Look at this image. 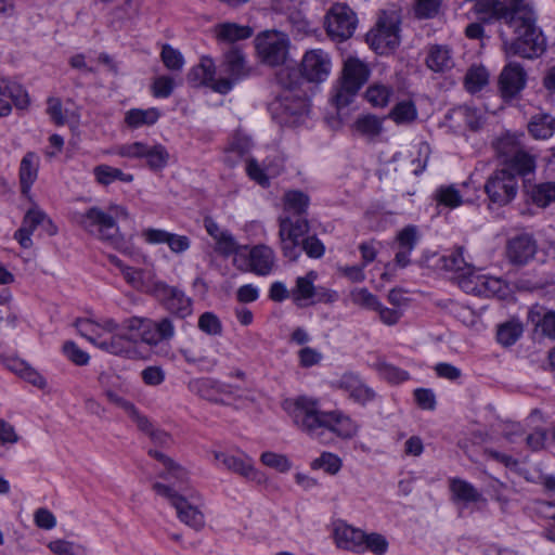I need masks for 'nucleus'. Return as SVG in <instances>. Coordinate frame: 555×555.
Returning a JSON list of instances; mask_svg holds the SVG:
<instances>
[{"instance_id": "obj_5", "label": "nucleus", "mask_w": 555, "mask_h": 555, "mask_svg": "<svg viewBox=\"0 0 555 555\" xmlns=\"http://www.w3.org/2000/svg\"><path fill=\"white\" fill-rule=\"evenodd\" d=\"M128 217L126 207L111 204L106 210L92 206L83 212H75L73 219L90 235L101 241L111 242L118 233L117 220Z\"/></svg>"}, {"instance_id": "obj_12", "label": "nucleus", "mask_w": 555, "mask_h": 555, "mask_svg": "<svg viewBox=\"0 0 555 555\" xmlns=\"http://www.w3.org/2000/svg\"><path fill=\"white\" fill-rule=\"evenodd\" d=\"M485 191L492 203L504 206L511 203L517 194V177L508 169L495 170L488 178Z\"/></svg>"}, {"instance_id": "obj_14", "label": "nucleus", "mask_w": 555, "mask_h": 555, "mask_svg": "<svg viewBox=\"0 0 555 555\" xmlns=\"http://www.w3.org/2000/svg\"><path fill=\"white\" fill-rule=\"evenodd\" d=\"M188 80L194 86L209 87L220 94H227L233 89V81L228 78L216 77V67L209 57H203L199 64L191 68Z\"/></svg>"}, {"instance_id": "obj_53", "label": "nucleus", "mask_w": 555, "mask_h": 555, "mask_svg": "<svg viewBox=\"0 0 555 555\" xmlns=\"http://www.w3.org/2000/svg\"><path fill=\"white\" fill-rule=\"evenodd\" d=\"M2 95L9 96L16 108L25 109L29 105V96L27 91L20 85L11 83L9 80L5 86V91Z\"/></svg>"}, {"instance_id": "obj_30", "label": "nucleus", "mask_w": 555, "mask_h": 555, "mask_svg": "<svg viewBox=\"0 0 555 555\" xmlns=\"http://www.w3.org/2000/svg\"><path fill=\"white\" fill-rule=\"evenodd\" d=\"M511 172L517 177H526L527 175L533 173L537 167L535 156L524 147L520 152L513 156L505 163Z\"/></svg>"}, {"instance_id": "obj_58", "label": "nucleus", "mask_w": 555, "mask_h": 555, "mask_svg": "<svg viewBox=\"0 0 555 555\" xmlns=\"http://www.w3.org/2000/svg\"><path fill=\"white\" fill-rule=\"evenodd\" d=\"M537 512L542 517L552 521L548 528L545 530V535L548 540L555 542V503L540 501L537 503Z\"/></svg>"}, {"instance_id": "obj_13", "label": "nucleus", "mask_w": 555, "mask_h": 555, "mask_svg": "<svg viewBox=\"0 0 555 555\" xmlns=\"http://www.w3.org/2000/svg\"><path fill=\"white\" fill-rule=\"evenodd\" d=\"M332 72V57L322 49H311L305 52L300 62V74L312 83L324 82Z\"/></svg>"}, {"instance_id": "obj_16", "label": "nucleus", "mask_w": 555, "mask_h": 555, "mask_svg": "<svg viewBox=\"0 0 555 555\" xmlns=\"http://www.w3.org/2000/svg\"><path fill=\"white\" fill-rule=\"evenodd\" d=\"M335 389L344 391L349 399L361 405H365L376 399L374 389L362 382L361 377L352 372L343 374L332 383Z\"/></svg>"}, {"instance_id": "obj_59", "label": "nucleus", "mask_w": 555, "mask_h": 555, "mask_svg": "<svg viewBox=\"0 0 555 555\" xmlns=\"http://www.w3.org/2000/svg\"><path fill=\"white\" fill-rule=\"evenodd\" d=\"M175 89V79L170 76H159L154 79L152 93L155 98H169Z\"/></svg>"}, {"instance_id": "obj_15", "label": "nucleus", "mask_w": 555, "mask_h": 555, "mask_svg": "<svg viewBox=\"0 0 555 555\" xmlns=\"http://www.w3.org/2000/svg\"><path fill=\"white\" fill-rule=\"evenodd\" d=\"M212 455L216 464L220 467L241 475L248 480L256 481L257 483L266 481L264 474L255 468L253 459L246 454L234 455L214 451Z\"/></svg>"}, {"instance_id": "obj_35", "label": "nucleus", "mask_w": 555, "mask_h": 555, "mask_svg": "<svg viewBox=\"0 0 555 555\" xmlns=\"http://www.w3.org/2000/svg\"><path fill=\"white\" fill-rule=\"evenodd\" d=\"M318 274L314 271H309L305 276H298L296 280V286L292 289V298L298 302L301 300H308L313 298L315 295L314 281Z\"/></svg>"}, {"instance_id": "obj_63", "label": "nucleus", "mask_w": 555, "mask_h": 555, "mask_svg": "<svg viewBox=\"0 0 555 555\" xmlns=\"http://www.w3.org/2000/svg\"><path fill=\"white\" fill-rule=\"evenodd\" d=\"M246 172L248 177L257 182L259 185L266 188L269 186V177L264 170L259 166L258 162L254 158H249L246 164Z\"/></svg>"}, {"instance_id": "obj_23", "label": "nucleus", "mask_w": 555, "mask_h": 555, "mask_svg": "<svg viewBox=\"0 0 555 555\" xmlns=\"http://www.w3.org/2000/svg\"><path fill=\"white\" fill-rule=\"evenodd\" d=\"M40 166V158L35 152H27L21 163L18 169V178L21 192L27 195L35 181L38 178V171Z\"/></svg>"}, {"instance_id": "obj_54", "label": "nucleus", "mask_w": 555, "mask_h": 555, "mask_svg": "<svg viewBox=\"0 0 555 555\" xmlns=\"http://www.w3.org/2000/svg\"><path fill=\"white\" fill-rule=\"evenodd\" d=\"M354 127L358 132L366 137H375L382 131L380 120L372 115L358 118Z\"/></svg>"}, {"instance_id": "obj_61", "label": "nucleus", "mask_w": 555, "mask_h": 555, "mask_svg": "<svg viewBox=\"0 0 555 555\" xmlns=\"http://www.w3.org/2000/svg\"><path fill=\"white\" fill-rule=\"evenodd\" d=\"M63 352L66 358L76 365H86L90 360L89 354L80 349L74 341H66L63 345Z\"/></svg>"}, {"instance_id": "obj_51", "label": "nucleus", "mask_w": 555, "mask_h": 555, "mask_svg": "<svg viewBox=\"0 0 555 555\" xmlns=\"http://www.w3.org/2000/svg\"><path fill=\"white\" fill-rule=\"evenodd\" d=\"M313 469L322 468L331 475H335L341 468L340 459L330 452H323L318 459L311 463Z\"/></svg>"}, {"instance_id": "obj_19", "label": "nucleus", "mask_w": 555, "mask_h": 555, "mask_svg": "<svg viewBox=\"0 0 555 555\" xmlns=\"http://www.w3.org/2000/svg\"><path fill=\"white\" fill-rule=\"evenodd\" d=\"M537 253V242L528 233L519 234L508 240L506 257L515 266L527 264Z\"/></svg>"}, {"instance_id": "obj_47", "label": "nucleus", "mask_w": 555, "mask_h": 555, "mask_svg": "<svg viewBox=\"0 0 555 555\" xmlns=\"http://www.w3.org/2000/svg\"><path fill=\"white\" fill-rule=\"evenodd\" d=\"M198 328L210 336H220L222 334V323L220 319L210 311L202 313L198 318Z\"/></svg>"}, {"instance_id": "obj_28", "label": "nucleus", "mask_w": 555, "mask_h": 555, "mask_svg": "<svg viewBox=\"0 0 555 555\" xmlns=\"http://www.w3.org/2000/svg\"><path fill=\"white\" fill-rule=\"evenodd\" d=\"M215 34L219 41L233 43L251 37L253 29L236 23H221L215 26Z\"/></svg>"}, {"instance_id": "obj_38", "label": "nucleus", "mask_w": 555, "mask_h": 555, "mask_svg": "<svg viewBox=\"0 0 555 555\" xmlns=\"http://www.w3.org/2000/svg\"><path fill=\"white\" fill-rule=\"evenodd\" d=\"M530 196L537 206L547 207L555 202V182H543L533 185Z\"/></svg>"}, {"instance_id": "obj_40", "label": "nucleus", "mask_w": 555, "mask_h": 555, "mask_svg": "<svg viewBox=\"0 0 555 555\" xmlns=\"http://www.w3.org/2000/svg\"><path fill=\"white\" fill-rule=\"evenodd\" d=\"M379 376L389 384H401L410 378L408 371L386 362H379L376 365Z\"/></svg>"}, {"instance_id": "obj_46", "label": "nucleus", "mask_w": 555, "mask_h": 555, "mask_svg": "<svg viewBox=\"0 0 555 555\" xmlns=\"http://www.w3.org/2000/svg\"><path fill=\"white\" fill-rule=\"evenodd\" d=\"M417 116V111L412 101H402L395 105L390 112V117L397 124L413 121Z\"/></svg>"}, {"instance_id": "obj_4", "label": "nucleus", "mask_w": 555, "mask_h": 555, "mask_svg": "<svg viewBox=\"0 0 555 555\" xmlns=\"http://www.w3.org/2000/svg\"><path fill=\"white\" fill-rule=\"evenodd\" d=\"M282 91L270 104L272 118L281 126L296 127L302 124L309 114V100L298 88L295 69L282 68L276 74Z\"/></svg>"}, {"instance_id": "obj_7", "label": "nucleus", "mask_w": 555, "mask_h": 555, "mask_svg": "<svg viewBox=\"0 0 555 555\" xmlns=\"http://www.w3.org/2000/svg\"><path fill=\"white\" fill-rule=\"evenodd\" d=\"M234 264L241 271L251 272L259 276L271 274L276 266L274 250L263 244L242 246L234 257Z\"/></svg>"}, {"instance_id": "obj_42", "label": "nucleus", "mask_w": 555, "mask_h": 555, "mask_svg": "<svg viewBox=\"0 0 555 555\" xmlns=\"http://www.w3.org/2000/svg\"><path fill=\"white\" fill-rule=\"evenodd\" d=\"M362 544L363 553L371 552L374 555H385L389 547L386 537L378 532H364Z\"/></svg>"}, {"instance_id": "obj_18", "label": "nucleus", "mask_w": 555, "mask_h": 555, "mask_svg": "<svg viewBox=\"0 0 555 555\" xmlns=\"http://www.w3.org/2000/svg\"><path fill=\"white\" fill-rule=\"evenodd\" d=\"M527 74L517 63L507 64L501 72L499 89L505 100L516 98L526 86Z\"/></svg>"}, {"instance_id": "obj_39", "label": "nucleus", "mask_w": 555, "mask_h": 555, "mask_svg": "<svg viewBox=\"0 0 555 555\" xmlns=\"http://www.w3.org/2000/svg\"><path fill=\"white\" fill-rule=\"evenodd\" d=\"M488 80L487 69L481 65H474L465 75V87L469 92H478L488 83Z\"/></svg>"}, {"instance_id": "obj_26", "label": "nucleus", "mask_w": 555, "mask_h": 555, "mask_svg": "<svg viewBox=\"0 0 555 555\" xmlns=\"http://www.w3.org/2000/svg\"><path fill=\"white\" fill-rule=\"evenodd\" d=\"M522 138L524 134L507 132L493 142L494 151L504 164L525 147L521 142Z\"/></svg>"}, {"instance_id": "obj_43", "label": "nucleus", "mask_w": 555, "mask_h": 555, "mask_svg": "<svg viewBox=\"0 0 555 555\" xmlns=\"http://www.w3.org/2000/svg\"><path fill=\"white\" fill-rule=\"evenodd\" d=\"M522 334V326L516 322H506L500 325L496 339L502 346L508 347L514 345Z\"/></svg>"}, {"instance_id": "obj_36", "label": "nucleus", "mask_w": 555, "mask_h": 555, "mask_svg": "<svg viewBox=\"0 0 555 555\" xmlns=\"http://www.w3.org/2000/svg\"><path fill=\"white\" fill-rule=\"evenodd\" d=\"M143 158L151 170L158 171L167 166L169 153L162 144H146Z\"/></svg>"}, {"instance_id": "obj_56", "label": "nucleus", "mask_w": 555, "mask_h": 555, "mask_svg": "<svg viewBox=\"0 0 555 555\" xmlns=\"http://www.w3.org/2000/svg\"><path fill=\"white\" fill-rule=\"evenodd\" d=\"M146 143L137 141L116 146L112 153L126 158L142 159Z\"/></svg>"}, {"instance_id": "obj_55", "label": "nucleus", "mask_w": 555, "mask_h": 555, "mask_svg": "<svg viewBox=\"0 0 555 555\" xmlns=\"http://www.w3.org/2000/svg\"><path fill=\"white\" fill-rule=\"evenodd\" d=\"M351 301L354 305L361 306L366 309L374 310L375 308L379 307V300L378 298L369 292L367 288H354L350 293Z\"/></svg>"}, {"instance_id": "obj_52", "label": "nucleus", "mask_w": 555, "mask_h": 555, "mask_svg": "<svg viewBox=\"0 0 555 555\" xmlns=\"http://www.w3.org/2000/svg\"><path fill=\"white\" fill-rule=\"evenodd\" d=\"M482 283L481 297H502L506 293V283L500 278L483 274Z\"/></svg>"}, {"instance_id": "obj_25", "label": "nucleus", "mask_w": 555, "mask_h": 555, "mask_svg": "<svg viewBox=\"0 0 555 555\" xmlns=\"http://www.w3.org/2000/svg\"><path fill=\"white\" fill-rule=\"evenodd\" d=\"M425 63L430 70L436 73H443L454 66L451 50L442 44L429 47Z\"/></svg>"}, {"instance_id": "obj_10", "label": "nucleus", "mask_w": 555, "mask_h": 555, "mask_svg": "<svg viewBox=\"0 0 555 555\" xmlns=\"http://www.w3.org/2000/svg\"><path fill=\"white\" fill-rule=\"evenodd\" d=\"M153 490L169 501L176 508L178 518L186 526L195 530H201L204 527V514L196 505L189 502L185 495L180 494L172 487L160 482H155Z\"/></svg>"}, {"instance_id": "obj_44", "label": "nucleus", "mask_w": 555, "mask_h": 555, "mask_svg": "<svg viewBox=\"0 0 555 555\" xmlns=\"http://www.w3.org/2000/svg\"><path fill=\"white\" fill-rule=\"evenodd\" d=\"M436 201L449 208H456L462 203V195L453 185H441L435 193Z\"/></svg>"}, {"instance_id": "obj_45", "label": "nucleus", "mask_w": 555, "mask_h": 555, "mask_svg": "<svg viewBox=\"0 0 555 555\" xmlns=\"http://www.w3.org/2000/svg\"><path fill=\"white\" fill-rule=\"evenodd\" d=\"M540 311L531 310V321L535 323L537 327L541 328L544 336L555 339V312L547 311L540 318Z\"/></svg>"}, {"instance_id": "obj_32", "label": "nucleus", "mask_w": 555, "mask_h": 555, "mask_svg": "<svg viewBox=\"0 0 555 555\" xmlns=\"http://www.w3.org/2000/svg\"><path fill=\"white\" fill-rule=\"evenodd\" d=\"M122 328L128 331L129 334L116 335L113 336L109 340H104L99 343V346L114 354H127L129 352L128 347L125 344L135 343L138 340L141 341V337L139 332L130 331L125 327V321L122 322Z\"/></svg>"}, {"instance_id": "obj_34", "label": "nucleus", "mask_w": 555, "mask_h": 555, "mask_svg": "<svg viewBox=\"0 0 555 555\" xmlns=\"http://www.w3.org/2000/svg\"><path fill=\"white\" fill-rule=\"evenodd\" d=\"M464 247L457 246L449 254L441 256V268L446 271L455 272L457 275L467 272L468 268H473L464 257Z\"/></svg>"}, {"instance_id": "obj_50", "label": "nucleus", "mask_w": 555, "mask_h": 555, "mask_svg": "<svg viewBox=\"0 0 555 555\" xmlns=\"http://www.w3.org/2000/svg\"><path fill=\"white\" fill-rule=\"evenodd\" d=\"M260 461L263 465L280 473H286L292 468V463L284 454L266 451L261 454Z\"/></svg>"}, {"instance_id": "obj_11", "label": "nucleus", "mask_w": 555, "mask_h": 555, "mask_svg": "<svg viewBox=\"0 0 555 555\" xmlns=\"http://www.w3.org/2000/svg\"><path fill=\"white\" fill-rule=\"evenodd\" d=\"M358 25L356 13L346 4L332 5L325 16V28L331 39L341 42L349 39Z\"/></svg>"}, {"instance_id": "obj_2", "label": "nucleus", "mask_w": 555, "mask_h": 555, "mask_svg": "<svg viewBox=\"0 0 555 555\" xmlns=\"http://www.w3.org/2000/svg\"><path fill=\"white\" fill-rule=\"evenodd\" d=\"M152 294L169 315L158 320L132 317L125 320V327L139 332L141 341L150 347L170 341L176 335L173 318L183 320L193 312V301L183 289L156 281L152 285Z\"/></svg>"}, {"instance_id": "obj_60", "label": "nucleus", "mask_w": 555, "mask_h": 555, "mask_svg": "<svg viewBox=\"0 0 555 555\" xmlns=\"http://www.w3.org/2000/svg\"><path fill=\"white\" fill-rule=\"evenodd\" d=\"M441 5V0H416L414 13L418 18L434 17Z\"/></svg>"}, {"instance_id": "obj_64", "label": "nucleus", "mask_w": 555, "mask_h": 555, "mask_svg": "<svg viewBox=\"0 0 555 555\" xmlns=\"http://www.w3.org/2000/svg\"><path fill=\"white\" fill-rule=\"evenodd\" d=\"M34 521L37 527L51 530L56 526V518L48 508L40 507L34 514Z\"/></svg>"}, {"instance_id": "obj_21", "label": "nucleus", "mask_w": 555, "mask_h": 555, "mask_svg": "<svg viewBox=\"0 0 555 555\" xmlns=\"http://www.w3.org/2000/svg\"><path fill=\"white\" fill-rule=\"evenodd\" d=\"M47 221L52 225L48 216L37 206L30 208L24 216L21 228L15 232L14 238L18 244L27 249L33 246L31 235L35 230Z\"/></svg>"}, {"instance_id": "obj_57", "label": "nucleus", "mask_w": 555, "mask_h": 555, "mask_svg": "<svg viewBox=\"0 0 555 555\" xmlns=\"http://www.w3.org/2000/svg\"><path fill=\"white\" fill-rule=\"evenodd\" d=\"M216 242V251L224 257H229L234 255L236 257V253L242 246H238L234 236L225 231Z\"/></svg>"}, {"instance_id": "obj_49", "label": "nucleus", "mask_w": 555, "mask_h": 555, "mask_svg": "<svg viewBox=\"0 0 555 555\" xmlns=\"http://www.w3.org/2000/svg\"><path fill=\"white\" fill-rule=\"evenodd\" d=\"M48 547L55 555H87L82 545L61 539L51 541Z\"/></svg>"}, {"instance_id": "obj_37", "label": "nucleus", "mask_w": 555, "mask_h": 555, "mask_svg": "<svg viewBox=\"0 0 555 555\" xmlns=\"http://www.w3.org/2000/svg\"><path fill=\"white\" fill-rule=\"evenodd\" d=\"M482 275L474 268H468L467 272L456 275L457 284L465 293L481 296Z\"/></svg>"}, {"instance_id": "obj_62", "label": "nucleus", "mask_w": 555, "mask_h": 555, "mask_svg": "<svg viewBox=\"0 0 555 555\" xmlns=\"http://www.w3.org/2000/svg\"><path fill=\"white\" fill-rule=\"evenodd\" d=\"M301 253L305 251L310 258H321L324 255L325 247L315 236H306L300 243Z\"/></svg>"}, {"instance_id": "obj_27", "label": "nucleus", "mask_w": 555, "mask_h": 555, "mask_svg": "<svg viewBox=\"0 0 555 555\" xmlns=\"http://www.w3.org/2000/svg\"><path fill=\"white\" fill-rule=\"evenodd\" d=\"M450 490L453 501L464 504L477 503L482 501V494L468 481L461 478L450 479Z\"/></svg>"}, {"instance_id": "obj_48", "label": "nucleus", "mask_w": 555, "mask_h": 555, "mask_svg": "<svg viewBox=\"0 0 555 555\" xmlns=\"http://www.w3.org/2000/svg\"><path fill=\"white\" fill-rule=\"evenodd\" d=\"M160 57L166 68L171 72H179L183 68V55L179 50L172 48L170 44L163 46Z\"/></svg>"}, {"instance_id": "obj_41", "label": "nucleus", "mask_w": 555, "mask_h": 555, "mask_svg": "<svg viewBox=\"0 0 555 555\" xmlns=\"http://www.w3.org/2000/svg\"><path fill=\"white\" fill-rule=\"evenodd\" d=\"M391 95L392 88L382 83H373L365 92L366 100L376 107L386 106Z\"/></svg>"}, {"instance_id": "obj_33", "label": "nucleus", "mask_w": 555, "mask_h": 555, "mask_svg": "<svg viewBox=\"0 0 555 555\" xmlns=\"http://www.w3.org/2000/svg\"><path fill=\"white\" fill-rule=\"evenodd\" d=\"M159 117L160 112L155 107L147 109L131 108L126 113L125 122L130 128H140L156 124Z\"/></svg>"}, {"instance_id": "obj_8", "label": "nucleus", "mask_w": 555, "mask_h": 555, "mask_svg": "<svg viewBox=\"0 0 555 555\" xmlns=\"http://www.w3.org/2000/svg\"><path fill=\"white\" fill-rule=\"evenodd\" d=\"M279 237L283 256L289 260H297L301 255L300 243L309 232V222L306 217H279Z\"/></svg>"}, {"instance_id": "obj_1", "label": "nucleus", "mask_w": 555, "mask_h": 555, "mask_svg": "<svg viewBox=\"0 0 555 555\" xmlns=\"http://www.w3.org/2000/svg\"><path fill=\"white\" fill-rule=\"evenodd\" d=\"M492 15L504 23L515 35L505 40L507 55L534 59L545 51V38L537 24V13L526 0H493Z\"/></svg>"}, {"instance_id": "obj_9", "label": "nucleus", "mask_w": 555, "mask_h": 555, "mask_svg": "<svg viewBox=\"0 0 555 555\" xmlns=\"http://www.w3.org/2000/svg\"><path fill=\"white\" fill-rule=\"evenodd\" d=\"M255 48L261 63L268 66H280L288 55L289 39L286 34L266 30L255 38Z\"/></svg>"}, {"instance_id": "obj_3", "label": "nucleus", "mask_w": 555, "mask_h": 555, "mask_svg": "<svg viewBox=\"0 0 555 555\" xmlns=\"http://www.w3.org/2000/svg\"><path fill=\"white\" fill-rule=\"evenodd\" d=\"M282 406L294 424L309 436L323 440L326 433L347 439L357 434L354 422L340 411L323 412L315 399L300 396L286 399Z\"/></svg>"}, {"instance_id": "obj_17", "label": "nucleus", "mask_w": 555, "mask_h": 555, "mask_svg": "<svg viewBox=\"0 0 555 555\" xmlns=\"http://www.w3.org/2000/svg\"><path fill=\"white\" fill-rule=\"evenodd\" d=\"M399 27L397 23L388 17L377 22L376 29L367 34V41L372 48L383 54L399 46Z\"/></svg>"}, {"instance_id": "obj_24", "label": "nucleus", "mask_w": 555, "mask_h": 555, "mask_svg": "<svg viewBox=\"0 0 555 555\" xmlns=\"http://www.w3.org/2000/svg\"><path fill=\"white\" fill-rule=\"evenodd\" d=\"M417 238L415 225H408L398 233L399 250L396 254L395 261L400 268H405L410 263V255L417 244Z\"/></svg>"}, {"instance_id": "obj_31", "label": "nucleus", "mask_w": 555, "mask_h": 555, "mask_svg": "<svg viewBox=\"0 0 555 555\" xmlns=\"http://www.w3.org/2000/svg\"><path fill=\"white\" fill-rule=\"evenodd\" d=\"M529 133L538 140L551 138L555 132V117L550 114H537L528 124Z\"/></svg>"}, {"instance_id": "obj_22", "label": "nucleus", "mask_w": 555, "mask_h": 555, "mask_svg": "<svg viewBox=\"0 0 555 555\" xmlns=\"http://www.w3.org/2000/svg\"><path fill=\"white\" fill-rule=\"evenodd\" d=\"M221 70L227 74L224 78L233 81V86L250 74L244 53L237 48H232L224 54Z\"/></svg>"}, {"instance_id": "obj_29", "label": "nucleus", "mask_w": 555, "mask_h": 555, "mask_svg": "<svg viewBox=\"0 0 555 555\" xmlns=\"http://www.w3.org/2000/svg\"><path fill=\"white\" fill-rule=\"evenodd\" d=\"M309 196L301 191L291 190L283 196L284 211L281 216L305 217L309 206Z\"/></svg>"}, {"instance_id": "obj_6", "label": "nucleus", "mask_w": 555, "mask_h": 555, "mask_svg": "<svg viewBox=\"0 0 555 555\" xmlns=\"http://www.w3.org/2000/svg\"><path fill=\"white\" fill-rule=\"evenodd\" d=\"M370 70L362 61L356 57L346 60L341 81L334 88L332 101L337 108H343L352 102L356 93L366 82Z\"/></svg>"}, {"instance_id": "obj_20", "label": "nucleus", "mask_w": 555, "mask_h": 555, "mask_svg": "<svg viewBox=\"0 0 555 555\" xmlns=\"http://www.w3.org/2000/svg\"><path fill=\"white\" fill-rule=\"evenodd\" d=\"M364 531L348 525L345 521H337L334 527V540L337 547L363 554Z\"/></svg>"}]
</instances>
